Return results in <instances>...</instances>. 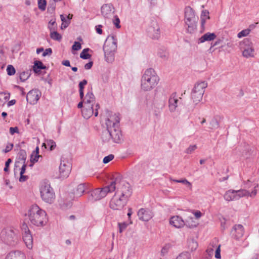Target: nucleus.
<instances>
[{"instance_id":"20","label":"nucleus","mask_w":259,"mask_h":259,"mask_svg":"<svg viewBox=\"0 0 259 259\" xmlns=\"http://www.w3.org/2000/svg\"><path fill=\"white\" fill-rule=\"evenodd\" d=\"M114 7L111 4L104 5L101 7V13L105 18H109L114 13Z\"/></svg>"},{"instance_id":"7","label":"nucleus","mask_w":259,"mask_h":259,"mask_svg":"<svg viewBox=\"0 0 259 259\" xmlns=\"http://www.w3.org/2000/svg\"><path fill=\"white\" fill-rule=\"evenodd\" d=\"M198 18L196 16L193 10L190 7L185 9V22L187 26V30L189 33H193L197 29Z\"/></svg>"},{"instance_id":"40","label":"nucleus","mask_w":259,"mask_h":259,"mask_svg":"<svg viewBox=\"0 0 259 259\" xmlns=\"http://www.w3.org/2000/svg\"><path fill=\"white\" fill-rule=\"evenodd\" d=\"M176 259H191V255L188 252L181 253Z\"/></svg>"},{"instance_id":"52","label":"nucleus","mask_w":259,"mask_h":259,"mask_svg":"<svg viewBox=\"0 0 259 259\" xmlns=\"http://www.w3.org/2000/svg\"><path fill=\"white\" fill-rule=\"evenodd\" d=\"M52 54V50L51 48L47 49L44 51L42 53V56L46 57V56H50Z\"/></svg>"},{"instance_id":"34","label":"nucleus","mask_w":259,"mask_h":259,"mask_svg":"<svg viewBox=\"0 0 259 259\" xmlns=\"http://www.w3.org/2000/svg\"><path fill=\"white\" fill-rule=\"evenodd\" d=\"M102 138L104 142H108L111 138V134L108 129L107 128L103 132Z\"/></svg>"},{"instance_id":"10","label":"nucleus","mask_w":259,"mask_h":259,"mask_svg":"<svg viewBox=\"0 0 259 259\" xmlns=\"http://www.w3.org/2000/svg\"><path fill=\"white\" fill-rule=\"evenodd\" d=\"M207 87L206 81H201L196 83L192 91L191 98L194 103L198 104L202 99L205 89Z\"/></svg>"},{"instance_id":"8","label":"nucleus","mask_w":259,"mask_h":259,"mask_svg":"<svg viewBox=\"0 0 259 259\" xmlns=\"http://www.w3.org/2000/svg\"><path fill=\"white\" fill-rule=\"evenodd\" d=\"M41 199L46 202L51 204L55 199V194L50 184L48 182L41 183L40 188Z\"/></svg>"},{"instance_id":"57","label":"nucleus","mask_w":259,"mask_h":259,"mask_svg":"<svg viewBox=\"0 0 259 259\" xmlns=\"http://www.w3.org/2000/svg\"><path fill=\"white\" fill-rule=\"evenodd\" d=\"M221 257V249H220V245H219L216 250H215V257L217 258H220Z\"/></svg>"},{"instance_id":"13","label":"nucleus","mask_w":259,"mask_h":259,"mask_svg":"<svg viewBox=\"0 0 259 259\" xmlns=\"http://www.w3.org/2000/svg\"><path fill=\"white\" fill-rule=\"evenodd\" d=\"M117 49V39L115 36H109L105 40L103 47L104 51L109 50L110 52H116Z\"/></svg>"},{"instance_id":"58","label":"nucleus","mask_w":259,"mask_h":259,"mask_svg":"<svg viewBox=\"0 0 259 259\" xmlns=\"http://www.w3.org/2000/svg\"><path fill=\"white\" fill-rule=\"evenodd\" d=\"M10 133L11 135H14L15 133H18L19 130L17 127H11L10 128Z\"/></svg>"},{"instance_id":"25","label":"nucleus","mask_w":259,"mask_h":259,"mask_svg":"<svg viewBox=\"0 0 259 259\" xmlns=\"http://www.w3.org/2000/svg\"><path fill=\"white\" fill-rule=\"evenodd\" d=\"M217 35L214 33L207 32L204 34L198 40V44L203 43L205 41H210L215 39Z\"/></svg>"},{"instance_id":"9","label":"nucleus","mask_w":259,"mask_h":259,"mask_svg":"<svg viewBox=\"0 0 259 259\" xmlns=\"http://www.w3.org/2000/svg\"><path fill=\"white\" fill-rule=\"evenodd\" d=\"M239 48L244 57L249 58L254 56L253 44L249 38H246L241 41L239 44Z\"/></svg>"},{"instance_id":"12","label":"nucleus","mask_w":259,"mask_h":259,"mask_svg":"<svg viewBox=\"0 0 259 259\" xmlns=\"http://www.w3.org/2000/svg\"><path fill=\"white\" fill-rule=\"evenodd\" d=\"M99 108L100 105L98 103L96 104L95 107L94 106H86L84 105L81 111L82 116L85 119L89 118L94 114L95 116H97L98 115V110Z\"/></svg>"},{"instance_id":"48","label":"nucleus","mask_w":259,"mask_h":259,"mask_svg":"<svg viewBox=\"0 0 259 259\" xmlns=\"http://www.w3.org/2000/svg\"><path fill=\"white\" fill-rule=\"evenodd\" d=\"M81 48V44L77 41H75L72 46V49L74 51H78Z\"/></svg>"},{"instance_id":"21","label":"nucleus","mask_w":259,"mask_h":259,"mask_svg":"<svg viewBox=\"0 0 259 259\" xmlns=\"http://www.w3.org/2000/svg\"><path fill=\"white\" fill-rule=\"evenodd\" d=\"M5 259H26V257L24 253L19 250H15L8 253Z\"/></svg>"},{"instance_id":"33","label":"nucleus","mask_w":259,"mask_h":259,"mask_svg":"<svg viewBox=\"0 0 259 259\" xmlns=\"http://www.w3.org/2000/svg\"><path fill=\"white\" fill-rule=\"evenodd\" d=\"M188 248L191 250L194 251L198 247L197 242L194 239H190L188 242Z\"/></svg>"},{"instance_id":"59","label":"nucleus","mask_w":259,"mask_h":259,"mask_svg":"<svg viewBox=\"0 0 259 259\" xmlns=\"http://www.w3.org/2000/svg\"><path fill=\"white\" fill-rule=\"evenodd\" d=\"M28 179V177L27 176H25L24 175H20V177L19 178V182H24L27 181Z\"/></svg>"},{"instance_id":"55","label":"nucleus","mask_w":259,"mask_h":259,"mask_svg":"<svg viewBox=\"0 0 259 259\" xmlns=\"http://www.w3.org/2000/svg\"><path fill=\"white\" fill-rule=\"evenodd\" d=\"M87 80L85 79H83L79 83V90H83L84 86L87 84Z\"/></svg>"},{"instance_id":"53","label":"nucleus","mask_w":259,"mask_h":259,"mask_svg":"<svg viewBox=\"0 0 259 259\" xmlns=\"http://www.w3.org/2000/svg\"><path fill=\"white\" fill-rule=\"evenodd\" d=\"M119 231L121 233L122 231L125 229L127 227V225L125 223H119Z\"/></svg>"},{"instance_id":"38","label":"nucleus","mask_w":259,"mask_h":259,"mask_svg":"<svg viewBox=\"0 0 259 259\" xmlns=\"http://www.w3.org/2000/svg\"><path fill=\"white\" fill-rule=\"evenodd\" d=\"M26 152L24 150H20L18 153V159L23 161V163H25L26 159Z\"/></svg>"},{"instance_id":"64","label":"nucleus","mask_w":259,"mask_h":259,"mask_svg":"<svg viewBox=\"0 0 259 259\" xmlns=\"http://www.w3.org/2000/svg\"><path fill=\"white\" fill-rule=\"evenodd\" d=\"M60 18L61 20L62 21V23H70L69 20H67V18H66L63 15H60Z\"/></svg>"},{"instance_id":"14","label":"nucleus","mask_w":259,"mask_h":259,"mask_svg":"<svg viewBox=\"0 0 259 259\" xmlns=\"http://www.w3.org/2000/svg\"><path fill=\"white\" fill-rule=\"evenodd\" d=\"M179 99H181V98L178 97L176 93H173L170 95L168 99V107L170 112L176 111L178 105L181 103Z\"/></svg>"},{"instance_id":"54","label":"nucleus","mask_w":259,"mask_h":259,"mask_svg":"<svg viewBox=\"0 0 259 259\" xmlns=\"http://www.w3.org/2000/svg\"><path fill=\"white\" fill-rule=\"evenodd\" d=\"M12 162V160L10 158H9L5 163V167H4V170L5 172H7L9 171V167L10 163Z\"/></svg>"},{"instance_id":"23","label":"nucleus","mask_w":259,"mask_h":259,"mask_svg":"<svg viewBox=\"0 0 259 259\" xmlns=\"http://www.w3.org/2000/svg\"><path fill=\"white\" fill-rule=\"evenodd\" d=\"M232 233L236 239L240 238L244 234V229L242 225H235L232 230Z\"/></svg>"},{"instance_id":"42","label":"nucleus","mask_w":259,"mask_h":259,"mask_svg":"<svg viewBox=\"0 0 259 259\" xmlns=\"http://www.w3.org/2000/svg\"><path fill=\"white\" fill-rule=\"evenodd\" d=\"M7 74L9 75H13L15 74L16 70L15 68L12 65H9L7 68Z\"/></svg>"},{"instance_id":"45","label":"nucleus","mask_w":259,"mask_h":259,"mask_svg":"<svg viewBox=\"0 0 259 259\" xmlns=\"http://www.w3.org/2000/svg\"><path fill=\"white\" fill-rule=\"evenodd\" d=\"M56 8V3L55 2H53L48 7V11L51 13H52L54 12Z\"/></svg>"},{"instance_id":"28","label":"nucleus","mask_w":259,"mask_h":259,"mask_svg":"<svg viewBox=\"0 0 259 259\" xmlns=\"http://www.w3.org/2000/svg\"><path fill=\"white\" fill-rule=\"evenodd\" d=\"M49 28L50 30L51 38L54 40H57L59 41H61V40L62 39L61 35L60 34L56 31H55V28H53V26L51 27L50 26H49Z\"/></svg>"},{"instance_id":"41","label":"nucleus","mask_w":259,"mask_h":259,"mask_svg":"<svg viewBox=\"0 0 259 259\" xmlns=\"http://www.w3.org/2000/svg\"><path fill=\"white\" fill-rule=\"evenodd\" d=\"M250 31V30L249 29H244L238 33L237 36L238 38L246 36L249 34Z\"/></svg>"},{"instance_id":"24","label":"nucleus","mask_w":259,"mask_h":259,"mask_svg":"<svg viewBox=\"0 0 259 259\" xmlns=\"http://www.w3.org/2000/svg\"><path fill=\"white\" fill-rule=\"evenodd\" d=\"M83 102H84V105L86 106H94L95 103V97L92 92H89L85 95Z\"/></svg>"},{"instance_id":"39","label":"nucleus","mask_w":259,"mask_h":259,"mask_svg":"<svg viewBox=\"0 0 259 259\" xmlns=\"http://www.w3.org/2000/svg\"><path fill=\"white\" fill-rule=\"evenodd\" d=\"M47 2L46 0H38V7L42 11L46 10Z\"/></svg>"},{"instance_id":"49","label":"nucleus","mask_w":259,"mask_h":259,"mask_svg":"<svg viewBox=\"0 0 259 259\" xmlns=\"http://www.w3.org/2000/svg\"><path fill=\"white\" fill-rule=\"evenodd\" d=\"M114 155L113 154H110L107 156H105L103 160L104 163H107L111 161L114 158Z\"/></svg>"},{"instance_id":"30","label":"nucleus","mask_w":259,"mask_h":259,"mask_svg":"<svg viewBox=\"0 0 259 259\" xmlns=\"http://www.w3.org/2000/svg\"><path fill=\"white\" fill-rule=\"evenodd\" d=\"M46 68V66H45L40 61H34L33 70L35 73H38L40 72L41 69H45Z\"/></svg>"},{"instance_id":"19","label":"nucleus","mask_w":259,"mask_h":259,"mask_svg":"<svg viewBox=\"0 0 259 259\" xmlns=\"http://www.w3.org/2000/svg\"><path fill=\"white\" fill-rule=\"evenodd\" d=\"M147 31L149 36L153 39H157L160 36V27L156 22L152 23L148 28Z\"/></svg>"},{"instance_id":"60","label":"nucleus","mask_w":259,"mask_h":259,"mask_svg":"<svg viewBox=\"0 0 259 259\" xmlns=\"http://www.w3.org/2000/svg\"><path fill=\"white\" fill-rule=\"evenodd\" d=\"M102 26L101 25H98L96 26V32L100 34H101L102 33Z\"/></svg>"},{"instance_id":"32","label":"nucleus","mask_w":259,"mask_h":259,"mask_svg":"<svg viewBox=\"0 0 259 259\" xmlns=\"http://www.w3.org/2000/svg\"><path fill=\"white\" fill-rule=\"evenodd\" d=\"M219 127V122L215 117H213L209 122V128L211 130L217 129Z\"/></svg>"},{"instance_id":"36","label":"nucleus","mask_w":259,"mask_h":259,"mask_svg":"<svg viewBox=\"0 0 259 259\" xmlns=\"http://www.w3.org/2000/svg\"><path fill=\"white\" fill-rule=\"evenodd\" d=\"M10 98V94L8 93H0V101L5 104Z\"/></svg>"},{"instance_id":"63","label":"nucleus","mask_w":259,"mask_h":259,"mask_svg":"<svg viewBox=\"0 0 259 259\" xmlns=\"http://www.w3.org/2000/svg\"><path fill=\"white\" fill-rule=\"evenodd\" d=\"M194 214L197 219L200 218L202 216V213L198 210H197L194 212Z\"/></svg>"},{"instance_id":"50","label":"nucleus","mask_w":259,"mask_h":259,"mask_svg":"<svg viewBox=\"0 0 259 259\" xmlns=\"http://www.w3.org/2000/svg\"><path fill=\"white\" fill-rule=\"evenodd\" d=\"M209 12L207 10H203L201 12L200 18L209 19L210 17L209 16Z\"/></svg>"},{"instance_id":"35","label":"nucleus","mask_w":259,"mask_h":259,"mask_svg":"<svg viewBox=\"0 0 259 259\" xmlns=\"http://www.w3.org/2000/svg\"><path fill=\"white\" fill-rule=\"evenodd\" d=\"M170 180L171 181H173L174 182L182 183V184L187 186L190 188H191V187H192L191 183L190 182H189L188 181H187L186 179H181V180H176V179H172L170 178Z\"/></svg>"},{"instance_id":"16","label":"nucleus","mask_w":259,"mask_h":259,"mask_svg":"<svg viewBox=\"0 0 259 259\" xmlns=\"http://www.w3.org/2000/svg\"><path fill=\"white\" fill-rule=\"evenodd\" d=\"M23 229L24 230V233L23 234V239L26 247L31 249L33 247V238L30 234L29 230L26 225H23Z\"/></svg>"},{"instance_id":"62","label":"nucleus","mask_w":259,"mask_h":259,"mask_svg":"<svg viewBox=\"0 0 259 259\" xmlns=\"http://www.w3.org/2000/svg\"><path fill=\"white\" fill-rule=\"evenodd\" d=\"M26 167V164L24 163L23 164V165H22L21 168L20 175H24V174L25 172Z\"/></svg>"},{"instance_id":"2","label":"nucleus","mask_w":259,"mask_h":259,"mask_svg":"<svg viewBox=\"0 0 259 259\" xmlns=\"http://www.w3.org/2000/svg\"><path fill=\"white\" fill-rule=\"evenodd\" d=\"M159 77L156 71L150 68L146 69L141 78V89L144 92H149L158 84Z\"/></svg>"},{"instance_id":"26","label":"nucleus","mask_w":259,"mask_h":259,"mask_svg":"<svg viewBox=\"0 0 259 259\" xmlns=\"http://www.w3.org/2000/svg\"><path fill=\"white\" fill-rule=\"evenodd\" d=\"M87 188V186L85 184H80L78 185L74 191V198H77L81 196Z\"/></svg>"},{"instance_id":"47","label":"nucleus","mask_w":259,"mask_h":259,"mask_svg":"<svg viewBox=\"0 0 259 259\" xmlns=\"http://www.w3.org/2000/svg\"><path fill=\"white\" fill-rule=\"evenodd\" d=\"M113 22L117 28H120L121 27L120 25V20L117 16L116 15L114 16V19Z\"/></svg>"},{"instance_id":"27","label":"nucleus","mask_w":259,"mask_h":259,"mask_svg":"<svg viewBox=\"0 0 259 259\" xmlns=\"http://www.w3.org/2000/svg\"><path fill=\"white\" fill-rule=\"evenodd\" d=\"M236 194V190H228L225 193L224 198L228 201L236 200L237 198Z\"/></svg>"},{"instance_id":"4","label":"nucleus","mask_w":259,"mask_h":259,"mask_svg":"<svg viewBox=\"0 0 259 259\" xmlns=\"http://www.w3.org/2000/svg\"><path fill=\"white\" fill-rule=\"evenodd\" d=\"M28 216L31 224L36 226H44L47 223L46 212L37 205L31 206L29 210Z\"/></svg>"},{"instance_id":"46","label":"nucleus","mask_w":259,"mask_h":259,"mask_svg":"<svg viewBox=\"0 0 259 259\" xmlns=\"http://www.w3.org/2000/svg\"><path fill=\"white\" fill-rule=\"evenodd\" d=\"M40 155L35 153V154H31L30 161L31 163H35L38 161V158H39Z\"/></svg>"},{"instance_id":"51","label":"nucleus","mask_w":259,"mask_h":259,"mask_svg":"<svg viewBox=\"0 0 259 259\" xmlns=\"http://www.w3.org/2000/svg\"><path fill=\"white\" fill-rule=\"evenodd\" d=\"M158 56L159 57L163 60H166L168 58V54L165 51H162L158 52Z\"/></svg>"},{"instance_id":"43","label":"nucleus","mask_w":259,"mask_h":259,"mask_svg":"<svg viewBox=\"0 0 259 259\" xmlns=\"http://www.w3.org/2000/svg\"><path fill=\"white\" fill-rule=\"evenodd\" d=\"M197 148L196 145H190L188 148H187L185 151L186 153L191 154Z\"/></svg>"},{"instance_id":"17","label":"nucleus","mask_w":259,"mask_h":259,"mask_svg":"<svg viewBox=\"0 0 259 259\" xmlns=\"http://www.w3.org/2000/svg\"><path fill=\"white\" fill-rule=\"evenodd\" d=\"M258 187V185L257 184H255L254 186V190L252 191L251 192H249L248 191L245 189H241L239 190H236V195L237 196V200L239 198L243 197H254L256 196L257 190H256V188Z\"/></svg>"},{"instance_id":"3","label":"nucleus","mask_w":259,"mask_h":259,"mask_svg":"<svg viewBox=\"0 0 259 259\" xmlns=\"http://www.w3.org/2000/svg\"><path fill=\"white\" fill-rule=\"evenodd\" d=\"M119 118L116 114L109 115L105 120L106 128L109 130L111 137L114 143H120L122 141V135L119 128Z\"/></svg>"},{"instance_id":"15","label":"nucleus","mask_w":259,"mask_h":259,"mask_svg":"<svg viewBox=\"0 0 259 259\" xmlns=\"http://www.w3.org/2000/svg\"><path fill=\"white\" fill-rule=\"evenodd\" d=\"M41 96V93L38 90H32L30 91L26 96L27 102L31 105L37 103Z\"/></svg>"},{"instance_id":"56","label":"nucleus","mask_w":259,"mask_h":259,"mask_svg":"<svg viewBox=\"0 0 259 259\" xmlns=\"http://www.w3.org/2000/svg\"><path fill=\"white\" fill-rule=\"evenodd\" d=\"M13 147V144H9L6 146V148L3 150V151L5 153H8V152H10L12 149Z\"/></svg>"},{"instance_id":"1","label":"nucleus","mask_w":259,"mask_h":259,"mask_svg":"<svg viewBox=\"0 0 259 259\" xmlns=\"http://www.w3.org/2000/svg\"><path fill=\"white\" fill-rule=\"evenodd\" d=\"M116 191L110 200L109 206L113 210H121L126 204L133 191L131 185L118 179Z\"/></svg>"},{"instance_id":"37","label":"nucleus","mask_w":259,"mask_h":259,"mask_svg":"<svg viewBox=\"0 0 259 259\" xmlns=\"http://www.w3.org/2000/svg\"><path fill=\"white\" fill-rule=\"evenodd\" d=\"M89 50V48L84 49L80 54V57L83 59H90L91 55L88 53Z\"/></svg>"},{"instance_id":"5","label":"nucleus","mask_w":259,"mask_h":259,"mask_svg":"<svg viewBox=\"0 0 259 259\" xmlns=\"http://www.w3.org/2000/svg\"><path fill=\"white\" fill-rule=\"evenodd\" d=\"M118 184V179L116 178L110 184L102 188H96L90 192L89 199L91 201H96L104 198L108 193H111L116 190Z\"/></svg>"},{"instance_id":"44","label":"nucleus","mask_w":259,"mask_h":259,"mask_svg":"<svg viewBox=\"0 0 259 259\" xmlns=\"http://www.w3.org/2000/svg\"><path fill=\"white\" fill-rule=\"evenodd\" d=\"M47 144L50 147L51 150H53L56 146V143L53 140H48L47 141Z\"/></svg>"},{"instance_id":"6","label":"nucleus","mask_w":259,"mask_h":259,"mask_svg":"<svg viewBox=\"0 0 259 259\" xmlns=\"http://www.w3.org/2000/svg\"><path fill=\"white\" fill-rule=\"evenodd\" d=\"M0 238L3 242L9 245H15L19 241L18 231L12 227L3 229L0 233Z\"/></svg>"},{"instance_id":"11","label":"nucleus","mask_w":259,"mask_h":259,"mask_svg":"<svg viewBox=\"0 0 259 259\" xmlns=\"http://www.w3.org/2000/svg\"><path fill=\"white\" fill-rule=\"evenodd\" d=\"M71 168V163L68 160L62 159L59 166L60 177L63 179L68 177Z\"/></svg>"},{"instance_id":"22","label":"nucleus","mask_w":259,"mask_h":259,"mask_svg":"<svg viewBox=\"0 0 259 259\" xmlns=\"http://www.w3.org/2000/svg\"><path fill=\"white\" fill-rule=\"evenodd\" d=\"M171 225L177 228H181L185 225L184 221L179 216H174L169 220Z\"/></svg>"},{"instance_id":"31","label":"nucleus","mask_w":259,"mask_h":259,"mask_svg":"<svg viewBox=\"0 0 259 259\" xmlns=\"http://www.w3.org/2000/svg\"><path fill=\"white\" fill-rule=\"evenodd\" d=\"M31 71L27 70L21 72L19 74V79L21 81L24 82L26 81L30 76Z\"/></svg>"},{"instance_id":"18","label":"nucleus","mask_w":259,"mask_h":259,"mask_svg":"<svg viewBox=\"0 0 259 259\" xmlns=\"http://www.w3.org/2000/svg\"><path fill=\"white\" fill-rule=\"evenodd\" d=\"M139 219L144 222H148L153 217V213L151 210L147 208H141L138 212Z\"/></svg>"},{"instance_id":"29","label":"nucleus","mask_w":259,"mask_h":259,"mask_svg":"<svg viewBox=\"0 0 259 259\" xmlns=\"http://www.w3.org/2000/svg\"><path fill=\"white\" fill-rule=\"evenodd\" d=\"M104 52L106 61L109 63H112L114 61L116 52H110L107 49L106 51H104Z\"/></svg>"},{"instance_id":"61","label":"nucleus","mask_w":259,"mask_h":259,"mask_svg":"<svg viewBox=\"0 0 259 259\" xmlns=\"http://www.w3.org/2000/svg\"><path fill=\"white\" fill-rule=\"evenodd\" d=\"M93 64V62L92 61H90L89 63H87L84 65V68L87 70L90 69L92 68Z\"/></svg>"}]
</instances>
